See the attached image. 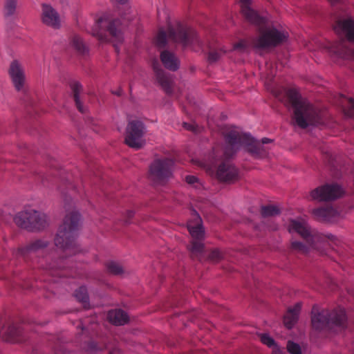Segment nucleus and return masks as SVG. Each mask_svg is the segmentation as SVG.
I'll use <instances>...</instances> for the list:
<instances>
[{
    "label": "nucleus",
    "mask_w": 354,
    "mask_h": 354,
    "mask_svg": "<svg viewBox=\"0 0 354 354\" xmlns=\"http://www.w3.org/2000/svg\"><path fill=\"white\" fill-rule=\"evenodd\" d=\"M108 319L115 325H124L128 322L129 316L124 311L115 309L109 312Z\"/></svg>",
    "instance_id": "obj_20"
},
{
    "label": "nucleus",
    "mask_w": 354,
    "mask_h": 354,
    "mask_svg": "<svg viewBox=\"0 0 354 354\" xmlns=\"http://www.w3.org/2000/svg\"><path fill=\"white\" fill-rule=\"evenodd\" d=\"M187 225L192 239L189 249L194 256L201 259L204 250L203 241L205 239V230L202 219L195 210L192 211V218Z\"/></svg>",
    "instance_id": "obj_7"
},
{
    "label": "nucleus",
    "mask_w": 354,
    "mask_h": 354,
    "mask_svg": "<svg viewBox=\"0 0 354 354\" xmlns=\"http://www.w3.org/2000/svg\"><path fill=\"white\" fill-rule=\"evenodd\" d=\"M106 21V17L105 15H102L97 18L95 21L94 27L91 30L86 29V30L91 33L93 36L97 37L100 41H105L102 32H101V26L102 24Z\"/></svg>",
    "instance_id": "obj_23"
},
{
    "label": "nucleus",
    "mask_w": 354,
    "mask_h": 354,
    "mask_svg": "<svg viewBox=\"0 0 354 354\" xmlns=\"http://www.w3.org/2000/svg\"><path fill=\"white\" fill-rule=\"evenodd\" d=\"M225 52V50H223L222 49H221L219 51H211L209 54V59L212 62H215L220 57L221 54Z\"/></svg>",
    "instance_id": "obj_37"
},
{
    "label": "nucleus",
    "mask_w": 354,
    "mask_h": 354,
    "mask_svg": "<svg viewBox=\"0 0 354 354\" xmlns=\"http://www.w3.org/2000/svg\"><path fill=\"white\" fill-rule=\"evenodd\" d=\"M173 39L185 47L191 46L194 50H197L196 45L201 46V41L197 33L193 30H187L183 28L178 30L177 32L172 33Z\"/></svg>",
    "instance_id": "obj_13"
},
{
    "label": "nucleus",
    "mask_w": 354,
    "mask_h": 354,
    "mask_svg": "<svg viewBox=\"0 0 354 354\" xmlns=\"http://www.w3.org/2000/svg\"><path fill=\"white\" fill-rule=\"evenodd\" d=\"M335 28L338 33L345 35L348 41L354 42V21L353 19L348 18L340 20Z\"/></svg>",
    "instance_id": "obj_16"
},
{
    "label": "nucleus",
    "mask_w": 354,
    "mask_h": 354,
    "mask_svg": "<svg viewBox=\"0 0 354 354\" xmlns=\"http://www.w3.org/2000/svg\"><path fill=\"white\" fill-rule=\"evenodd\" d=\"M348 115H352L353 113H347Z\"/></svg>",
    "instance_id": "obj_46"
},
{
    "label": "nucleus",
    "mask_w": 354,
    "mask_h": 354,
    "mask_svg": "<svg viewBox=\"0 0 354 354\" xmlns=\"http://www.w3.org/2000/svg\"><path fill=\"white\" fill-rule=\"evenodd\" d=\"M348 106L351 109L352 111L354 112V99H353V98L348 99Z\"/></svg>",
    "instance_id": "obj_42"
},
{
    "label": "nucleus",
    "mask_w": 354,
    "mask_h": 354,
    "mask_svg": "<svg viewBox=\"0 0 354 354\" xmlns=\"http://www.w3.org/2000/svg\"><path fill=\"white\" fill-rule=\"evenodd\" d=\"M233 48L239 51H245L248 48V43L245 40H241L234 45Z\"/></svg>",
    "instance_id": "obj_36"
},
{
    "label": "nucleus",
    "mask_w": 354,
    "mask_h": 354,
    "mask_svg": "<svg viewBox=\"0 0 354 354\" xmlns=\"http://www.w3.org/2000/svg\"><path fill=\"white\" fill-rule=\"evenodd\" d=\"M158 80L162 87L165 90L167 93H169L171 91V80L169 77L165 75L163 73H158Z\"/></svg>",
    "instance_id": "obj_26"
},
{
    "label": "nucleus",
    "mask_w": 354,
    "mask_h": 354,
    "mask_svg": "<svg viewBox=\"0 0 354 354\" xmlns=\"http://www.w3.org/2000/svg\"><path fill=\"white\" fill-rule=\"evenodd\" d=\"M287 350L290 354H301V349L300 346L292 341L288 342Z\"/></svg>",
    "instance_id": "obj_31"
},
{
    "label": "nucleus",
    "mask_w": 354,
    "mask_h": 354,
    "mask_svg": "<svg viewBox=\"0 0 354 354\" xmlns=\"http://www.w3.org/2000/svg\"><path fill=\"white\" fill-rule=\"evenodd\" d=\"M222 258V254L221 252L217 250V249H214L213 250L209 255V259L212 261H214V262H216L218 261H219Z\"/></svg>",
    "instance_id": "obj_35"
},
{
    "label": "nucleus",
    "mask_w": 354,
    "mask_h": 354,
    "mask_svg": "<svg viewBox=\"0 0 354 354\" xmlns=\"http://www.w3.org/2000/svg\"><path fill=\"white\" fill-rule=\"evenodd\" d=\"M279 209L275 206H264L261 208V214L263 216H274L279 214Z\"/></svg>",
    "instance_id": "obj_30"
},
{
    "label": "nucleus",
    "mask_w": 354,
    "mask_h": 354,
    "mask_svg": "<svg viewBox=\"0 0 354 354\" xmlns=\"http://www.w3.org/2000/svg\"><path fill=\"white\" fill-rule=\"evenodd\" d=\"M120 21L118 19L113 21L109 26L108 30L113 37V41L121 42L123 40Z\"/></svg>",
    "instance_id": "obj_21"
},
{
    "label": "nucleus",
    "mask_w": 354,
    "mask_h": 354,
    "mask_svg": "<svg viewBox=\"0 0 354 354\" xmlns=\"http://www.w3.org/2000/svg\"><path fill=\"white\" fill-rule=\"evenodd\" d=\"M80 222V214L77 211L73 210L66 215L55 237V244L57 248L68 251V254L75 252V238Z\"/></svg>",
    "instance_id": "obj_4"
},
{
    "label": "nucleus",
    "mask_w": 354,
    "mask_h": 354,
    "mask_svg": "<svg viewBox=\"0 0 354 354\" xmlns=\"http://www.w3.org/2000/svg\"><path fill=\"white\" fill-rule=\"evenodd\" d=\"M107 268L113 274H118L122 273V266L117 262L111 261L108 263Z\"/></svg>",
    "instance_id": "obj_32"
},
{
    "label": "nucleus",
    "mask_w": 354,
    "mask_h": 354,
    "mask_svg": "<svg viewBox=\"0 0 354 354\" xmlns=\"http://www.w3.org/2000/svg\"><path fill=\"white\" fill-rule=\"evenodd\" d=\"M225 139L226 143L225 155L226 156L232 155L241 147H245L252 154L258 156L261 145L271 142V140L267 138L258 141L250 134L243 133L239 127H233L229 132L225 133Z\"/></svg>",
    "instance_id": "obj_3"
},
{
    "label": "nucleus",
    "mask_w": 354,
    "mask_h": 354,
    "mask_svg": "<svg viewBox=\"0 0 354 354\" xmlns=\"http://www.w3.org/2000/svg\"><path fill=\"white\" fill-rule=\"evenodd\" d=\"M41 17L44 24L54 28H59L61 24L59 15L51 6L42 5Z\"/></svg>",
    "instance_id": "obj_15"
},
{
    "label": "nucleus",
    "mask_w": 354,
    "mask_h": 354,
    "mask_svg": "<svg viewBox=\"0 0 354 354\" xmlns=\"http://www.w3.org/2000/svg\"><path fill=\"white\" fill-rule=\"evenodd\" d=\"M48 244V242L44 239L37 240L31 243L27 248L28 252H37L39 250L45 248Z\"/></svg>",
    "instance_id": "obj_27"
},
{
    "label": "nucleus",
    "mask_w": 354,
    "mask_h": 354,
    "mask_svg": "<svg viewBox=\"0 0 354 354\" xmlns=\"http://www.w3.org/2000/svg\"><path fill=\"white\" fill-rule=\"evenodd\" d=\"M15 223L20 227L28 230H41L48 224L45 214L29 209L19 212L14 218Z\"/></svg>",
    "instance_id": "obj_8"
},
{
    "label": "nucleus",
    "mask_w": 354,
    "mask_h": 354,
    "mask_svg": "<svg viewBox=\"0 0 354 354\" xmlns=\"http://www.w3.org/2000/svg\"><path fill=\"white\" fill-rule=\"evenodd\" d=\"M312 326L317 330H322L326 327L336 331L343 330L346 326V316L345 310L339 308L331 313L327 310L316 312L314 308L312 311Z\"/></svg>",
    "instance_id": "obj_6"
},
{
    "label": "nucleus",
    "mask_w": 354,
    "mask_h": 354,
    "mask_svg": "<svg viewBox=\"0 0 354 354\" xmlns=\"http://www.w3.org/2000/svg\"><path fill=\"white\" fill-rule=\"evenodd\" d=\"M290 233L299 234L306 242L308 245L299 241H292L291 249L295 252L306 254L310 249L316 248V243L319 241V236L311 232L306 218L299 217L292 219L288 225Z\"/></svg>",
    "instance_id": "obj_5"
},
{
    "label": "nucleus",
    "mask_w": 354,
    "mask_h": 354,
    "mask_svg": "<svg viewBox=\"0 0 354 354\" xmlns=\"http://www.w3.org/2000/svg\"><path fill=\"white\" fill-rule=\"evenodd\" d=\"M301 304L300 303L296 304L292 308H290L283 318V322L286 328L290 329L297 323Z\"/></svg>",
    "instance_id": "obj_17"
},
{
    "label": "nucleus",
    "mask_w": 354,
    "mask_h": 354,
    "mask_svg": "<svg viewBox=\"0 0 354 354\" xmlns=\"http://www.w3.org/2000/svg\"><path fill=\"white\" fill-rule=\"evenodd\" d=\"M16 5V0H7L5 6V10L7 15H11L14 13Z\"/></svg>",
    "instance_id": "obj_34"
},
{
    "label": "nucleus",
    "mask_w": 354,
    "mask_h": 354,
    "mask_svg": "<svg viewBox=\"0 0 354 354\" xmlns=\"http://www.w3.org/2000/svg\"><path fill=\"white\" fill-rule=\"evenodd\" d=\"M8 75L12 83L17 91H22L26 83V73L22 64L17 59L11 62Z\"/></svg>",
    "instance_id": "obj_12"
},
{
    "label": "nucleus",
    "mask_w": 354,
    "mask_h": 354,
    "mask_svg": "<svg viewBox=\"0 0 354 354\" xmlns=\"http://www.w3.org/2000/svg\"><path fill=\"white\" fill-rule=\"evenodd\" d=\"M146 129L140 120L129 121L124 136L125 143L131 148L140 149L146 144L145 134Z\"/></svg>",
    "instance_id": "obj_9"
},
{
    "label": "nucleus",
    "mask_w": 354,
    "mask_h": 354,
    "mask_svg": "<svg viewBox=\"0 0 354 354\" xmlns=\"http://www.w3.org/2000/svg\"><path fill=\"white\" fill-rule=\"evenodd\" d=\"M167 42V36L165 32L160 30L156 37L155 43L159 47H163Z\"/></svg>",
    "instance_id": "obj_33"
},
{
    "label": "nucleus",
    "mask_w": 354,
    "mask_h": 354,
    "mask_svg": "<svg viewBox=\"0 0 354 354\" xmlns=\"http://www.w3.org/2000/svg\"><path fill=\"white\" fill-rule=\"evenodd\" d=\"M75 298L82 304L84 308H87L89 306L88 296L87 290L85 287L82 286L76 290L75 292Z\"/></svg>",
    "instance_id": "obj_24"
},
{
    "label": "nucleus",
    "mask_w": 354,
    "mask_h": 354,
    "mask_svg": "<svg viewBox=\"0 0 354 354\" xmlns=\"http://www.w3.org/2000/svg\"><path fill=\"white\" fill-rule=\"evenodd\" d=\"M160 59L165 67L169 70L176 71L179 68L180 62L178 58L169 51L162 52Z\"/></svg>",
    "instance_id": "obj_18"
},
{
    "label": "nucleus",
    "mask_w": 354,
    "mask_h": 354,
    "mask_svg": "<svg viewBox=\"0 0 354 354\" xmlns=\"http://www.w3.org/2000/svg\"><path fill=\"white\" fill-rule=\"evenodd\" d=\"M73 89L74 91V99H75L77 107L80 110V111L84 112V110L83 106L80 102V97H79V94H78L79 91L81 89V85L77 83L73 85Z\"/></svg>",
    "instance_id": "obj_29"
},
{
    "label": "nucleus",
    "mask_w": 354,
    "mask_h": 354,
    "mask_svg": "<svg viewBox=\"0 0 354 354\" xmlns=\"http://www.w3.org/2000/svg\"><path fill=\"white\" fill-rule=\"evenodd\" d=\"M197 181V178L194 176H187L186 177V182L188 184H194Z\"/></svg>",
    "instance_id": "obj_41"
},
{
    "label": "nucleus",
    "mask_w": 354,
    "mask_h": 354,
    "mask_svg": "<svg viewBox=\"0 0 354 354\" xmlns=\"http://www.w3.org/2000/svg\"><path fill=\"white\" fill-rule=\"evenodd\" d=\"M207 169L211 171L212 169V167H208Z\"/></svg>",
    "instance_id": "obj_45"
},
{
    "label": "nucleus",
    "mask_w": 354,
    "mask_h": 354,
    "mask_svg": "<svg viewBox=\"0 0 354 354\" xmlns=\"http://www.w3.org/2000/svg\"><path fill=\"white\" fill-rule=\"evenodd\" d=\"M344 194L343 189L337 184L325 185L313 190L310 197L313 200L326 201L334 200Z\"/></svg>",
    "instance_id": "obj_11"
},
{
    "label": "nucleus",
    "mask_w": 354,
    "mask_h": 354,
    "mask_svg": "<svg viewBox=\"0 0 354 354\" xmlns=\"http://www.w3.org/2000/svg\"><path fill=\"white\" fill-rule=\"evenodd\" d=\"M74 48L80 53L85 54L87 52V48L84 44L82 39L80 37L75 36L72 41Z\"/></svg>",
    "instance_id": "obj_28"
},
{
    "label": "nucleus",
    "mask_w": 354,
    "mask_h": 354,
    "mask_svg": "<svg viewBox=\"0 0 354 354\" xmlns=\"http://www.w3.org/2000/svg\"><path fill=\"white\" fill-rule=\"evenodd\" d=\"M183 127L185 129L189 130V131H192L194 132H197L198 131V127L195 123L185 122V123H183Z\"/></svg>",
    "instance_id": "obj_40"
},
{
    "label": "nucleus",
    "mask_w": 354,
    "mask_h": 354,
    "mask_svg": "<svg viewBox=\"0 0 354 354\" xmlns=\"http://www.w3.org/2000/svg\"><path fill=\"white\" fill-rule=\"evenodd\" d=\"M241 11L245 17L251 23L257 26H265L260 29L259 35L252 42L257 52L268 50L285 41L288 33L282 27H274L268 25V19L259 16L250 7L251 0H239Z\"/></svg>",
    "instance_id": "obj_1"
},
{
    "label": "nucleus",
    "mask_w": 354,
    "mask_h": 354,
    "mask_svg": "<svg viewBox=\"0 0 354 354\" xmlns=\"http://www.w3.org/2000/svg\"><path fill=\"white\" fill-rule=\"evenodd\" d=\"M216 175L220 180L230 183L238 178V171L229 161H225L218 166Z\"/></svg>",
    "instance_id": "obj_14"
},
{
    "label": "nucleus",
    "mask_w": 354,
    "mask_h": 354,
    "mask_svg": "<svg viewBox=\"0 0 354 354\" xmlns=\"http://www.w3.org/2000/svg\"><path fill=\"white\" fill-rule=\"evenodd\" d=\"M174 161L171 159H157L150 167V177L154 181H164L171 175Z\"/></svg>",
    "instance_id": "obj_10"
},
{
    "label": "nucleus",
    "mask_w": 354,
    "mask_h": 354,
    "mask_svg": "<svg viewBox=\"0 0 354 354\" xmlns=\"http://www.w3.org/2000/svg\"><path fill=\"white\" fill-rule=\"evenodd\" d=\"M330 1H331L332 3H335L336 1H337V0H329Z\"/></svg>",
    "instance_id": "obj_44"
},
{
    "label": "nucleus",
    "mask_w": 354,
    "mask_h": 354,
    "mask_svg": "<svg viewBox=\"0 0 354 354\" xmlns=\"http://www.w3.org/2000/svg\"><path fill=\"white\" fill-rule=\"evenodd\" d=\"M261 342L272 348V354H284L274 339L268 333L260 335Z\"/></svg>",
    "instance_id": "obj_22"
},
{
    "label": "nucleus",
    "mask_w": 354,
    "mask_h": 354,
    "mask_svg": "<svg viewBox=\"0 0 354 354\" xmlns=\"http://www.w3.org/2000/svg\"><path fill=\"white\" fill-rule=\"evenodd\" d=\"M286 93L294 109V120L298 127L305 129L320 122L317 111L308 100L301 98L295 88L288 89Z\"/></svg>",
    "instance_id": "obj_2"
},
{
    "label": "nucleus",
    "mask_w": 354,
    "mask_h": 354,
    "mask_svg": "<svg viewBox=\"0 0 354 354\" xmlns=\"http://www.w3.org/2000/svg\"><path fill=\"white\" fill-rule=\"evenodd\" d=\"M63 267H64V266L61 265L60 263H58L57 261L56 262L53 261L52 263H47L44 266V268L48 269V270H53V269H57V268H61Z\"/></svg>",
    "instance_id": "obj_39"
},
{
    "label": "nucleus",
    "mask_w": 354,
    "mask_h": 354,
    "mask_svg": "<svg viewBox=\"0 0 354 354\" xmlns=\"http://www.w3.org/2000/svg\"><path fill=\"white\" fill-rule=\"evenodd\" d=\"M313 214L319 219L333 222L337 212L332 207H326L314 209Z\"/></svg>",
    "instance_id": "obj_19"
},
{
    "label": "nucleus",
    "mask_w": 354,
    "mask_h": 354,
    "mask_svg": "<svg viewBox=\"0 0 354 354\" xmlns=\"http://www.w3.org/2000/svg\"><path fill=\"white\" fill-rule=\"evenodd\" d=\"M274 95H276V96H277L279 100H281V98H280V97H279V94H277V93H274Z\"/></svg>",
    "instance_id": "obj_43"
},
{
    "label": "nucleus",
    "mask_w": 354,
    "mask_h": 354,
    "mask_svg": "<svg viewBox=\"0 0 354 354\" xmlns=\"http://www.w3.org/2000/svg\"><path fill=\"white\" fill-rule=\"evenodd\" d=\"M20 333L21 331L17 326H9L6 331V340L10 342H16L17 341V337Z\"/></svg>",
    "instance_id": "obj_25"
},
{
    "label": "nucleus",
    "mask_w": 354,
    "mask_h": 354,
    "mask_svg": "<svg viewBox=\"0 0 354 354\" xmlns=\"http://www.w3.org/2000/svg\"><path fill=\"white\" fill-rule=\"evenodd\" d=\"M337 53L344 57L354 59V50L353 49H346L345 52H341L338 50Z\"/></svg>",
    "instance_id": "obj_38"
}]
</instances>
